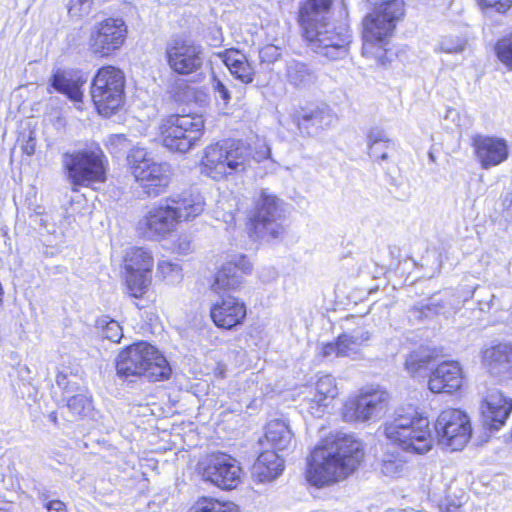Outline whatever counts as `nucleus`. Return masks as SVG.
<instances>
[{"instance_id": "nucleus-41", "label": "nucleus", "mask_w": 512, "mask_h": 512, "mask_svg": "<svg viewBox=\"0 0 512 512\" xmlns=\"http://www.w3.org/2000/svg\"><path fill=\"white\" fill-rule=\"evenodd\" d=\"M127 161L133 176L135 175V169L140 165H149L153 162L152 159L147 158V152L143 148H133L130 150Z\"/></svg>"}, {"instance_id": "nucleus-42", "label": "nucleus", "mask_w": 512, "mask_h": 512, "mask_svg": "<svg viewBox=\"0 0 512 512\" xmlns=\"http://www.w3.org/2000/svg\"><path fill=\"white\" fill-rule=\"evenodd\" d=\"M339 336L340 339H344V341L352 343L359 349L361 346L365 345L371 339L370 332L364 329H356L353 330L352 332L343 333Z\"/></svg>"}, {"instance_id": "nucleus-50", "label": "nucleus", "mask_w": 512, "mask_h": 512, "mask_svg": "<svg viewBox=\"0 0 512 512\" xmlns=\"http://www.w3.org/2000/svg\"><path fill=\"white\" fill-rule=\"evenodd\" d=\"M174 249L177 253L185 255L192 250V243L188 236H180L175 242Z\"/></svg>"}, {"instance_id": "nucleus-21", "label": "nucleus", "mask_w": 512, "mask_h": 512, "mask_svg": "<svg viewBox=\"0 0 512 512\" xmlns=\"http://www.w3.org/2000/svg\"><path fill=\"white\" fill-rule=\"evenodd\" d=\"M251 271L252 264L246 255H231L217 271L212 287L215 290H237L242 284L243 276Z\"/></svg>"}, {"instance_id": "nucleus-52", "label": "nucleus", "mask_w": 512, "mask_h": 512, "mask_svg": "<svg viewBox=\"0 0 512 512\" xmlns=\"http://www.w3.org/2000/svg\"><path fill=\"white\" fill-rule=\"evenodd\" d=\"M462 505L460 499L450 500L446 498L444 502L439 505L440 512H459V509Z\"/></svg>"}, {"instance_id": "nucleus-28", "label": "nucleus", "mask_w": 512, "mask_h": 512, "mask_svg": "<svg viewBox=\"0 0 512 512\" xmlns=\"http://www.w3.org/2000/svg\"><path fill=\"white\" fill-rule=\"evenodd\" d=\"M284 469V461L275 450L262 452L252 467V476L259 482L276 479Z\"/></svg>"}, {"instance_id": "nucleus-37", "label": "nucleus", "mask_w": 512, "mask_h": 512, "mask_svg": "<svg viewBox=\"0 0 512 512\" xmlns=\"http://www.w3.org/2000/svg\"><path fill=\"white\" fill-rule=\"evenodd\" d=\"M315 389L317 395L315 396L314 401L317 402L319 406H326L324 401L327 398L333 399L338 393L335 379L331 375L319 377Z\"/></svg>"}, {"instance_id": "nucleus-16", "label": "nucleus", "mask_w": 512, "mask_h": 512, "mask_svg": "<svg viewBox=\"0 0 512 512\" xmlns=\"http://www.w3.org/2000/svg\"><path fill=\"white\" fill-rule=\"evenodd\" d=\"M153 257L143 247L132 248L125 257V281L129 295L141 298L151 283Z\"/></svg>"}, {"instance_id": "nucleus-29", "label": "nucleus", "mask_w": 512, "mask_h": 512, "mask_svg": "<svg viewBox=\"0 0 512 512\" xmlns=\"http://www.w3.org/2000/svg\"><path fill=\"white\" fill-rule=\"evenodd\" d=\"M219 57L236 79L245 84L253 81L254 69L244 53L232 48L220 53Z\"/></svg>"}, {"instance_id": "nucleus-38", "label": "nucleus", "mask_w": 512, "mask_h": 512, "mask_svg": "<svg viewBox=\"0 0 512 512\" xmlns=\"http://www.w3.org/2000/svg\"><path fill=\"white\" fill-rule=\"evenodd\" d=\"M157 271L168 284L174 285L182 280V268L176 262L168 260L159 261Z\"/></svg>"}, {"instance_id": "nucleus-23", "label": "nucleus", "mask_w": 512, "mask_h": 512, "mask_svg": "<svg viewBox=\"0 0 512 512\" xmlns=\"http://www.w3.org/2000/svg\"><path fill=\"white\" fill-rule=\"evenodd\" d=\"M472 145L481 167L489 169L507 160L509 156L506 140L498 137L475 135Z\"/></svg>"}, {"instance_id": "nucleus-36", "label": "nucleus", "mask_w": 512, "mask_h": 512, "mask_svg": "<svg viewBox=\"0 0 512 512\" xmlns=\"http://www.w3.org/2000/svg\"><path fill=\"white\" fill-rule=\"evenodd\" d=\"M96 328L99 330L103 338L108 339L113 343L120 342L123 337V330L120 324L108 316H102L97 319Z\"/></svg>"}, {"instance_id": "nucleus-5", "label": "nucleus", "mask_w": 512, "mask_h": 512, "mask_svg": "<svg viewBox=\"0 0 512 512\" xmlns=\"http://www.w3.org/2000/svg\"><path fill=\"white\" fill-rule=\"evenodd\" d=\"M116 369L117 374L125 379L143 376L150 381H163L171 374L166 358L144 341L125 348L117 357Z\"/></svg>"}, {"instance_id": "nucleus-63", "label": "nucleus", "mask_w": 512, "mask_h": 512, "mask_svg": "<svg viewBox=\"0 0 512 512\" xmlns=\"http://www.w3.org/2000/svg\"><path fill=\"white\" fill-rule=\"evenodd\" d=\"M224 372H225L224 369L221 368L220 371H219V376L223 378L224 377Z\"/></svg>"}, {"instance_id": "nucleus-12", "label": "nucleus", "mask_w": 512, "mask_h": 512, "mask_svg": "<svg viewBox=\"0 0 512 512\" xmlns=\"http://www.w3.org/2000/svg\"><path fill=\"white\" fill-rule=\"evenodd\" d=\"M389 394L380 387L362 390L358 396L347 401L343 408V418L347 422L375 420L385 413Z\"/></svg>"}, {"instance_id": "nucleus-15", "label": "nucleus", "mask_w": 512, "mask_h": 512, "mask_svg": "<svg viewBox=\"0 0 512 512\" xmlns=\"http://www.w3.org/2000/svg\"><path fill=\"white\" fill-rule=\"evenodd\" d=\"M435 431L442 445L452 450H461L468 443L472 428L465 412L447 409L439 414L435 422Z\"/></svg>"}, {"instance_id": "nucleus-27", "label": "nucleus", "mask_w": 512, "mask_h": 512, "mask_svg": "<svg viewBox=\"0 0 512 512\" xmlns=\"http://www.w3.org/2000/svg\"><path fill=\"white\" fill-rule=\"evenodd\" d=\"M285 80L295 89H309L317 82L316 70L308 63L290 59L285 64Z\"/></svg>"}, {"instance_id": "nucleus-43", "label": "nucleus", "mask_w": 512, "mask_h": 512, "mask_svg": "<svg viewBox=\"0 0 512 512\" xmlns=\"http://www.w3.org/2000/svg\"><path fill=\"white\" fill-rule=\"evenodd\" d=\"M93 0H70L68 13L72 17H83L88 15L92 9Z\"/></svg>"}, {"instance_id": "nucleus-18", "label": "nucleus", "mask_w": 512, "mask_h": 512, "mask_svg": "<svg viewBox=\"0 0 512 512\" xmlns=\"http://www.w3.org/2000/svg\"><path fill=\"white\" fill-rule=\"evenodd\" d=\"M336 116L326 103H307L291 114L292 122L303 136H316L329 128Z\"/></svg>"}, {"instance_id": "nucleus-6", "label": "nucleus", "mask_w": 512, "mask_h": 512, "mask_svg": "<svg viewBox=\"0 0 512 512\" xmlns=\"http://www.w3.org/2000/svg\"><path fill=\"white\" fill-rule=\"evenodd\" d=\"M404 15L402 0H388L377 5L363 19L362 54L368 58L381 59L385 55L384 45L392 35L396 22Z\"/></svg>"}, {"instance_id": "nucleus-20", "label": "nucleus", "mask_w": 512, "mask_h": 512, "mask_svg": "<svg viewBox=\"0 0 512 512\" xmlns=\"http://www.w3.org/2000/svg\"><path fill=\"white\" fill-rule=\"evenodd\" d=\"M134 177L148 197H157L166 191L170 183V166L153 161L136 168Z\"/></svg>"}, {"instance_id": "nucleus-58", "label": "nucleus", "mask_w": 512, "mask_h": 512, "mask_svg": "<svg viewBox=\"0 0 512 512\" xmlns=\"http://www.w3.org/2000/svg\"><path fill=\"white\" fill-rule=\"evenodd\" d=\"M463 44L456 46L447 45L445 42L442 43V50L447 53H459L463 51Z\"/></svg>"}, {"instance_id": "nucleus-40", "label": "nucleus", "mask_w": 512, "mask_h": 512, "mask_svg": "<svg viewBox=\"0 0 512 512\" xmlns=\"http://www.w3.org/2000/svg\"><path fill=\"white\" fill-rule=\"evenodd\" d=\"M498 59L509 69H512V34L499 40L495 47Z\"/></svg>"}, {"instance_id": "nucleus-61", "label": "nucleus", "mask_w": 512, "mask_h": 512, "mask_svg": "<svg viewBox=\"0 0 512 512\" xmlns=\"http://www.w3.org/2000/svg\"><path fill=\"white\" fill-rule=\"evenodd\" d=\"M113 139L116 140L120 144L127 141V139L124 135H115V136H113Z\"/></svg>"}, {"instance_id": "nucleus-31", "label": "nucleus", "mask_w": 512, "mask_h": 512, "mask_svg": "<svg viewBox=\"0 0 512 512\" xmlns=\"http://www.w3.org/2000/svg\"><path fill=\"white\" fill-rule=\"evenodd\" d=\"M369 154L377 161H385L389 152L395 149V143L386 132L378 127L371 128L367 134Z\"/></svg>"}, {"instance_id": "nucleus-45", "label": "nucleus", "mask_w": 512, "mask_h": 512, "mask_svg": "<svg viewBox=\"0 0 512 512\" xmlns=\"http://www.w3.org/2000/svg\"><path fill=\"white\" fill-rule=\"evenodd\" d=\"M281 56L280 49L275 45H266L259 50L261 63L272 64Z\"/></svg>"}, {"instance_id": "nucleus-13", "label": "nucleus", "mask_w": 512, "mask_h": 512, "mask_svg": "<svg viewBox=\"0 0 512 512\" xmlns=\"http://www.w3.org/2000/svg\"><path fill=\"white\" fill-rule=\"evenodd\" d=\"M282 202L267 189H262L256 201L252 226L257 238L276 239L284 231L279 219L282 215Z\"/></svg>"}, {"instance_id": "nucleus-47", "label": "nucleus", "mask_w": 512, "mask_h": 512, "mask_svg": "<svg viewBox=\"0 0 512 512\" xmlns=\"http://www.w3.org/2000/svg\"><path fill=\"white\" fill-rule=\"evenodd\" d=\"M451 314H455L464 305L460 299V291L445 290Z\"/></svg>"}, {"instance_id": "nucleus-33", "label": "nucleus", "mask_w": 512, "mask_h": 512, "mask_svg": "<svg viewBox=\"0 0 512 512\" xmlns=\"http://www.w3.org/2000/svg\"><path fill=\"white\" fill-rule=\"evenodd\" d=\"M433 360L432 353L426 348H419L412 351L405 360L407 371L415 375L422 370H427Z\"/></svg>"}, {"instance_id": "nucleus-1", "label": "nucleus", "mask_w": 512, "mask_h": 512, "mask_svg": "<svg viewBox=\"0 0 512 512\" xmlns=\"http://www.w3.org/2000/svg\"><path fill=\"white\" fill-rule=\"evenodd\" d=\"M363 455L361 443L351 435L331 434L312 451L306 478L317 487L343 480L356 470Z\"/></svg>"}, {"instance_id": "nucleus-53", "label": "nucleus", "mask_w": 512, "mask_h": 512, "mask_svg": "<svg viewBox=\"0 0 512 512\" xmlns=\"http://www.w3.org/2000/svg\"><path fill=\"white\" fill-rule=\"evenodd\" d=\"M48 512H67L65 504L60 500H51L45 503Z\"/></svg>"}, {"instance_id": "nucleus-35", "label": "nucleus", "mask_w": 512, "mask_h": 512, "mask_svg": "<svg viewBox=\"0 0 512 512\" xmlns=\"http://www.w3.org/2000/svg\"><path fill=\"white\" fill-rule=\"evenodd\" d=\"M67 407L74 417H88L93 410L92 399L86 393H77L68 396Z\"/></svg>"}, {"instance_id": "nucleus-46", "label": "nucleus", "mask_w": 512, "mask_h": 512, "mask_svg": "<svg viewBox=\"0 0 512 512\" xmlns=\"http://www.w3.org/2000/svg\"><path fill=\"white\" fill-rule=\"evenodd\" d=\"M56 383L58 387L63 389L66 393L74 392L78 390L77 383L71 380L67 373L59 371L56 376Z\"/></svg>"}, {"instance_id": "nucleus-30", "label": "nucleus", "mask_w": 512, "mask_h": 512, "mask_svg": "<svg viewBox=\"0 0 512 512\" xmlns=\"http://www.w3.org/2000/svg\"><path fill=\"white\" fill-rule=\"evenodd\" d=\"M265 438L275 450L285 451L292 446L294 434L284 420L274 419L266 425Z\"/></svg>"}, {"instance_id": "nucleus-7", "label": "nucleus", "mask_w": 512, "mask_h": 512, "mask_svg": "<svg viewBox=\"0 0 512 512\" xmlns=\"http://www.w3.org/2000/svg\"><path fill=\"white\" fill-rule=\"evenodd\" d=\"M429 420L416 413H396L385 423L384 433L394 444L407 452L427 453L432 448Z\"/></svg>"}, {"instance_id": "nucleus-11", "label": "nucleus", "mask_w": 512, "mask_h": 512, "mask_svg": "<svg viewBox=\"0 0 512 512\" xmlns=\"http://www.w3.org/2000/svg\"><path fill=\"white\" fill-rule=\"evenodd\" d=\"M128 27L123 18L108 17L93 25L88 38L90 51L99 57H109L126 41Z\"/></svg>"}, {"instance_id": "nucleus-62", "label": "nucleus", "mask_w": 512, "mask_h": 512, "mask_svg": "<svg viewBox=\"0 0 512 512\" xmlns=\"http://www.w3.org/2000/svg\"><path fill=\"white\" fill-rule=\"evenodd\" d=\"M38 220H39V225L45 229H48V225H47V220L44 219L43 217H36Z\"/></svg>"}, {"instance_id": "nucleus-64", "label": "nucleus", "mask_w": 512, "mask_h": 512, "mask_svg": "<svg viewBox=\"0 0 512 512\" xmlns=\"http://www.w3.org/2000/svg\"><path fill=\"white\" fill-rule=\"evenodd\" d=\"M0 512H6V511H4V510L0 509Z\"/></svg>"}, {"instance_id": "nucleus-48", "label": "nucleus", "mask_w": 512, "mask_h": 512, "mask_svg": "<svg viewBox=\"0 0 512 512\" xmlns=\"http://www.w3.org/2000/svg\"><path fill=\"white\" fill-rule=\"evenodd\" d=\"M212 86H213V89H214L215 93H217L218 96L225 103H227L230 100L231 96H230L229 90L224 85V83L219 78H217L216 76H213V78H212Z\"/></svg>"}, {"instance_id": "nucleus-4", "label": "nucleus", "mask_w": 512, "mask_h": 512, "mask_svg": "<svg viewBox=\"0 0 512 512\" xmlns=\"http://www.w3.org/2000/svg\"><path fill=\"white\" fill-rule=\"evenodd\" d=\"M270 149L263 147L252 153V149L241 141L224 140L206 147L202 158V172L214 180L244 172L254 163L267 159Z\"/></svg>"}, {"instance_id": "nucleus-39", "label": "nucleus", "mask_w": 512, "mask_h": 512, "mask_svg": "<svg viewBox=\"0 0 512 512\" xmlns=\"http://www.w3.org/2000/svg\"><path fill=\"white\" fill-rule=\"evenodd\" d=\"M405 470V462L393 454L385 455L381 463V472L385 476L396 477Z\"/></svg>"}, {"instance_id": "nucleus-17", "label": "nucleus", "mask_w": 512, "mask_h": 512, "mask_svg": "<svg viewBox=\"0 0 512 512\" xmlns=\"http://www.w3.org/2000/svg\"><path fill=\"white\" fill-rule=\"evenodd\" d=\"M200 472L205 481L227 490L236 488L241 480L238 462L225 453L208 456L200 464Z\"/></svg>"}, {"instance_id": "nucleus-54", "label": "nucleus", "mask_w": 512, "mask_h": 512, "mask_svg": "<svg viewBox=\"0 0 512 512\" xmlns=\"http://www.w3.org/2000/svg\"><path fill=\"white\" fill-rule=\"evenodd\" d=\"M501 206L503 209V212H507V215H510L509 210L512 207V192L507 191L503 193L500 197Z\"/></svg>"}, {"instance_id": "nucleus-14", "label": "nucleus", "mask_w": 512, "mask_h": 512, "mask_svg": "<svg viewBox=\"0 0 512 512\" xmlns=\"http://www.w3.org/2000/svg\"><path fill=\"white\" fill-rule=\"evenodd\" d=\"M165 54L170 69L182 76L199 72L205 61L204 48L191 39H172Z\"/></svg>"}, {"instance_id": "nucleus-56", "label": "nucleus", "mask_w": 512, "mask_h": 512, "mask_svg": "<svg viewBox=\"0 0 512 512\" xmlns=\"http://www.w3.org/2000/svg\"><path fill=\"white\" fill-rule=\"evenodd\" d=\"M475 290L476 287L455 289V291H460V299H462L463 304L473 298Z\"/></svg>"}, {"instance_id": "nucleus-9", "label": "nucleus", "mask_w": 512, "mask_h": 512, "mask_svg": "<svg viewBox=\"0 0 512 512\" xmlns=\"http://www.w3.org/2000/svg\"><path fill=\"white\" fill-rule=\"evenodd\" d=\"M124 73L111 65L98 69L91 84V98L104 117L115 114L124 102Z\"/></svg>"}, {"instance_id": "nucleus-55", "label": "nucleus", "mask_w": 512, "mask_h": 512, "mask_svg": "<svg viewBox=\"0 0 512 512\" xmlns=\"http://www.w3.org/2000/svg\"><path fill=\"white\" fill-rule=\"evenodd\" d=\"M22 150L28 156H32L35 153L36 139L32 136V133L30 134L29 138L23 145Z\"/></svg>"}, {"instance_id": "nucleus-59", "label": "nucleus", "mask_w": 512, "mask_h": 512, "mask_svg": "<svg viewBox=\"0 0 512 512\" xmlns=\"http://www.w3.org/2000/svg\"><path fill=\"white\" fill-rule=\"evenodd\" d=\"M457 116H458V112L455 109H453V108L447 109V112L445 115L446 119L451 118L454 121Z\"/></svg>"}, {"instance_id": "nucleus-32", "label": "nucleus", "mask_w": 512, "mask_h": 512, "mask_svg": "<svg viewBox=\"0 0 512 512\" xmlns=\"http://www.w3.org/2000/svg\"><path fill=\"white\" fill-rule=\"evenodd\" d=\"M411 313L418 319L429 318L434 315H451L446 292L436 293L427 299L426 303L415 305Z\"/></svg>"}, {"instance_id": "nucleus-3", "label": "nucleus", "mask_w": 512, "mask_h": 512, "mask_svg": "<svg viewBox=\"0 0 512 512\" xmlns=\"http://www.w3.org/2000/svg\"><path fill=\"white\" fill-rule=\"evenodd\" d=\"M204 210V199L200 194L183 191L166 199L165 205L151 208L138 221V233L149 240L165 238L180 221L199 216Z\"/></svg>"}, {"instance_id": "nucleus-19", "label": "nucleus", "mask_w": 512, "mask_h": 512, "mask_svg": "<svg viewBox=\"0 0 512 512\" xmlns=\"http://www.w3.org/2000/svg\"><path fill=\"white\" fill-rule=\"evenodd\" d=\"M247 315L245 303L234 296L227 295L214 303L210 309L213 323L221 329L232 330L242 325Z\"/></svg>"}, {"instance_id": "nucleus-49", "label": "nucleus", "mask_w": 512, "mask_h": 512, "mask_svg": "<svg viewBox=\"0 0 512 512\" xmlns=\"http://www.w3.org/2000/svg\"><path fill=\"white\" fill-rule=\"evenodd\" d=\"M341 352H343L342 348L339 345V337L335 342H329L323 345L322 354L324 357H341Z\"/></svg>"}, {"instance_id": "nucleus-8", "label": "nucleus", "mask_w": 512, "mask_h": 512, "mask_svg": "<svg viewBox=\"0 0 512 512\" xmlns=\"http://www.w3.org/2000/svg\"><path fill=\"white\" fill-rule=\"evenodd\" d=\"M61 163L73 187H88L106 180L107 158L99 146L64 152Z\"/></svg>"}, {"instance_id": "nucleus-10", "label": "nucleus", "mask_w": 512, "mask_h": 512, "mask_svg": "<svg viewBox=\"0 0 512 512\" xmlns=\"http://www.w3.org/2000/svg\"><path fill=\"white\" fill-rule=\"evenodd\" d=\"M163 145L171 151L186 153L200 140L204 120L200 115H170L159 127Z\"/></svg>"}, {"instance_id": "nucleus-34", "label": "nucleus", "mask_w": 512, "mask_h": 512, "mask_svg": "<svg viewBox=\"0 0 512 512\" xmlns=\"http://www.w3.org/2000/svg\"><path fill=\"white\" fill-rule=\"evenodd\" d=\"M189 512H239L233 502H222L214 498H200Z\"/></svg>"}, {"instance_id": "nucleus-22", "label": "nucleus", "mask_w": 512, "mask_h": 512, "mask_svg": "<svg viewBox=\"0 0 512 512\" xmlns=\"http://www.w3.org/2000/svg\"><path fill=\"white\" fill-rule=\"evenodd\" d=\"M484 425L490 429H500L512 412V398L498 389H490L481 404Z\"/></svg>"}, {"instance_id": "nucleus-2", "label": "nucleus", "mask_w": 512, "mask_h": 512, "mask_svg": "<svg viewBox=\"0 0 512 512\" xmlns=\"http://www.w3.org/2000/svg\"><path fill=\"white\" fill-rule=\"evenodd\" d=\"M332 0H307L300 9V24L308 47L329 60L348 55L352 35L346 24L329 21Z\"/></svg>"}, {"instance_id": "nucleus-25", "label": "nucleus", "mask_w": 512, "mask_h": 512, "mask_svg": "<svg viewBox=\"0 0 512 512\" xmlns=\"http://www.w3.org/2000/svg\"><path fill=\"white\" fill-rule=\"evenodd\" d=\"M87 77L77 70H58L51 79V86L59 93L64 94L73 102L81 103L84 97L82 87L86 84Z\"/></svg>"}, {"instance_id": "nucleus-60", "label": "nucleus", "mask_w": 512, "mask_h": 512, "mask_svg": "<svg viewBox=\"0 0 512 512\" xmlns=\"http://www.w3.org/2000/svg\"><path fill=\"white\" fill-rule=\"evenodd\" d=\"M48 419L54 424V425H57L58 424V418H57V413L55 411H52L48 414Z\"/></svg>"}, {"instance_id": "nucleus-44", "label": "nucleus", "mask_w": 512, "mask_h": 512, "mask_svg": "<svg viewBox=\"0 0 512 512\" xmlns=\"http://www.w3.org/2000/svg\"><path fill=\"white\" fill-rule=\"evenodd\" d=\"M483 10L506 13L512 7V0H477Z\"/></svg>"}, {"instance_id": "nucleus-26", "label": "nucleus", "mask_w": 512, "mask_h": 512, "mask_svg": "<svg viewBox=\"0 0 512 512\" xmlns=\"http://www.w3.org/2000/svg\"><path fill=\"white\" fill-rule=\"evenodd\" d=\"M482 362L488 371L495 376H502L512 371V345L499 343L482 352Z\"/></svg>"}, {"instance_id": "nucleus-57", "label": "nucleus", "mask_w": 512, "mask_h": 512, "mask_svg": "<svg viewBox=\"0 0 512 512\" xmlns=\"http://www.w3.org/2000/svg\"><path fill=\"white\" fill-rule=\"evenodd\" d=\"M495 298V296L492 294L490 296V299L489 300H479L478 301V309L481 311V312H488L490 311V309L492 308L493 306V299Z\"/></svg>"}, {"instance_id": "nucleus-51", "label": "nucleus", "mask_w": 512, "mask_h": 512, "mask_svg": "<svg viewBox=\"0 0 512 512\" xmlns=\"http://www.w3.org/2000/svg\"><path fill=\"white\" fill-rule=\"evenodd\" d=\"M339 345L342 348L341 357H354L359 353V348L350 342L339 338Z\"/></svg>"}, {"instance_id": "nucleus-24", "label": "nucleus", "mask_w": 512, "mask_h": 512, "mask_svg": "<svg viewBox=\"0 0 512 512\" xmlns=\"http://www.w3.org/2000/svg\"><path fill=\"white\" fill-rule=\"evenodd\" d=\"M462 370L455 361L439 364L431 373L428 387L433 393H452L462 385Z\"/></svg>"}]
</instances>
